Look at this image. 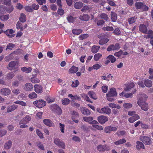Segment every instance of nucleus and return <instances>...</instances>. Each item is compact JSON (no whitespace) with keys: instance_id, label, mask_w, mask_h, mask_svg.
<instances>
[{"instance_id":"1","label":"nucleus","mask_w":153,"mask_h":153,"mask_svg":"<svg viewBox=\"0 0 153 153\" xmlns=\"http://www.w3.org/2000/svg\"><path fill=\"white\" fill-rule=\"evenodd\" d=\"M138 97L139 98L137 102L138 104L143 110L147 111L149 109V106L145 101L147 98V96L145 94H139Z\"/></svg>"},{"instance_id":"32","label":"nucleus","mask_w":153,"mask_h":153,"mask_svg":"<svg viewBox=\"0 0 153 153\" xmlns=\"http://www.w3.org/2000/svg\"><path fill=\"white\" fill-rule=\"evenodd\" d=\"M137 145H136V147L137 149H140L142 148L144 149V146L143 144L141 142L137 141Z\"/></svg>"},{"instance_id":"57","label":"nucleus","mask_w":153,"mask_h":153,"mask_svg":"<svg viewBox=\"0 0 153 153\" xmlns=\"http://www.w3.org/2000/svg\"><path fill=\"white\" fill-rule=\"evenodd\" d=\"M123 51L122 50H120L118 52H116L114 53V55L118 57H120L122 54Z\"/></svg>"},{"instance_id":"18","label":"nucleus","mask_w":153,"mask_h":153,"mask_svg":"<svg viewBox=\"0 0 153 153\" xmlns=\"http://www.w3.org/2000/svg\"><path fill=\"white\" fill-rule=\"evenodd\" d=\"M0 94L6 96L10 94L11 93V91L7 88H3L0 91Z\"/></svg>"},{"instance_id":"23","label":"nucleus","mask_w":153,"mask_h":153,"mask_svg":"<svg viewBox=\"0 0 153 153\" xmlns=\"http://www.w3.org/2000/svg\"><path fill=\"white\" fill-rule=\"evenodd\" d=\"M78 69V67L73 65L69 70L68 72L70 74H74L77 71Z\"/></svg>"},{"instance_id":"7","label":"nucleus","mask_w":153,"mask_h":153,"mask_svg":"<svg viewBox=\"0 0 153 153\" xmlns=\"http://www.w3.org/2000/svg\"><path fill=\"white\" fill-rule=\"evenodd\" d=\"M120 45L119 43H116L115 45L111 44L108 46L107 50L108 51H111L118 50L120 48Z\"/></svg>"},{"instance_id":"14","label":"nucleus","mask_w":153,"mask_h":153,"mask_svg":"<svg viewBox=\"0 0 153 153\" xmlns=\"http://www.w3.org/2000/svg\"><path fill=\"white\" fill-rule=\"evenodd\" d=\"M139 30L141 33L146 34L147 32V27L144 24H141L139 27Z\"/></svg>"},{"instance_id":"19","label":"nucleus","mask_w":153,"mask_h":153,"mask_svg":"<svg viewBox=\"0 0 153 153\" xmlns=\"http://www.w3.org/2000/svg\"><path fill=\"white\" fill-rule=\"evenodd\" d=\"M117 95L116 89L114 88H111L108 93L106 94V95L112 96L113 97L116 96Z\"/></svg>"},{"instance_id":"61","label":"nucleus","mask_w":153,"mask_h":153,"mask_svg":"<svg viewBox=\"0 0 153 153\" xmlns=\"http://www.w3.org/2000/svg\"><path fill=\"white\" fill-rule=\"evenodd\" d=\"M25 9L26 11L28 12H32L33 11V10L30 6H26L25 7Z\"/></svg>"},{"instance_id":"41","label":"nucleus","mask_w":153,"mask_h":153,"mask_svg":"<svg viewBox=\"0 0 153 153\" xmlns=\"http://www.w3.org/2000/svg\"><path fill=\"white\" fill-rule=\"evenodd\" d=\"M82 30L80 29H74L72 30V33L73 34L78 35L82 33Z\"/></svg>"},{"instance_id":"42","label":"nucleus","mask_w":153,"mask_h":153,"mask_svg":"<svg viewBox=\"0 0 153 153\" xmlns=\"http://www.w3.org/2000/svg\"><path fill=\"white\" fill-rule=\"evenodd\" d=\"M102 55L100 53H97L95 54L94 57V60L96 61H97L102 57Z\"/></svg>"},{"instance_id":"12","label":"nucleus","mask_w":153,"mask_h":153,"mask_svg":"<svg viewBox=\"0 0 153 153\" xmlns=\"http://www.w3.org/2000/svg\"><path fill=\"white\" fill-rule=\"evenodd\" d=\"M34 91L38 94H41L43 92V87L39 84H35L34 86Z\"/></svg>"},{"instance_id":"44","label":"nucleus","mask_w":153,"mask_h":153,"mask_svg":"<svg viewBox=\"0 0 153 153\" xmlns=\"http://www.w3.org/2000/svg\"><path fill=\"white\" fill-rule=\"evenodd\" d=\"M9 14L0 16V19L2 21H5L9 19Z\"/></svg>"},{"instance_id":"29","label":"nucleus","mask_w":153,"mask_h":153,"mask_svg":"<svg viewBox=\"0 0 153 153\" xmlns=\"http://www.w3.org/2000/svg\"><path fill=\"white\" fill-rule=\"evenodd\" d=\"M79 19L82 20L87 21L89 19V16L87 14H83L82 16L80 15L79 17Z\"/></svg>"},{"instance_id":"34","label":"nucleus","mask_w":153,"mask_h":153,"mask_svg":"<svg viewBox=\"0 0 153 153\" xmlns=\"http://www.w3.org/2000/svg\"><path fill=\"white\" fill-rule=\"evenodd\" d=\"M111 17L113 22H116L117 19V14L114 12H111Z\"/></svg>"},{"instance_id":"49","label":"nucleus","mask_w":153,"mask_h":153,"mask_svg":"<svg viewBox=\"0 0 153 153\" xmlns=\"http://www.w3.org/2000/svg\"><path fill=\"white\" fill-rule=\"evenodd\" d=\"M108 105L109 107L111 108H115L117 109H120V106L119 105H117L114 103H110L108 104Z\"/></svg>"},{"instance_id":"6","label":"nucleus","mask_w":153,"mask_h":153,"mask_svg":"<svg viewBox=\"0 0 153 153\" xmlns=\"http://www.w3.org/2000/svg\"><path fill=\"white\" fill-rule=\"evenodd\" d=\"M54 143L59 147L64 149L65 148V145L64 143L58 138H56L54 139Z\"/></svg>"},{"instance_id":"60","label":"nucleus","mask_w":153,"mask_h":153,"mask_svg":"<svg viewBox=\"0 0 153 153\" xmlns=\"http://www.w3.org/2000/svg\"><path fill=\"white\" fill-rule=\"evenodd\" d=\"M113 33L116 35H120V29L118 28H116L113 32Z\"/></svg>"},{"instance_id":"2","label":"nucleus","mask_w":153,"mask_h":153,"mask_svg":"<svg viewBox=\"0 0 153 153\" xmlns=\"http://www.w3.org/2000/svg\"><path fill=\"white\" fill-rule=\"evenodd\" d=\"M98 37L100 39L99 43L100 45L105 44L109 41L108 35L105 34L103 33L100 34L98 35Z\"/></svg>"},{"instance_id":"27","label":"nucleus","mask_w":153,"mask_h":153,"mask_svg":"<svg viewBox=\"0 0 153 153\" xmlns=\"http://www.w3.org/2000/svg\"><path fill=\"white\" fill-rule=\"evenodd\" d=\"M134 86V83L131 82L130 83H128L126 85V88H125L124 90L125 91H128Z\"/></svg>"},{"instance_id":"36","label":"nucleus","mask_w":153,"mask_h":153,"mask_svg":"<svg viewBox=\"0 0 153 153\" xmlns=\"http://www.w3.org/2000/svg\"><path fill=\"white\" fill-rule=\"evenodd\" d=\"M21 70L26 73H28L31 71L32 68L31 67L27 68L25 67H23L21 68Z\"/></svg>"},{"instance_id":"51","label":"nucleus","mask_w":153,"mask_h":153,"mask_svg":"<svg viewBox=\"0 0 153 153\" xmlns=\"http://www.w3.org/2000/svg\"><path fill=\"white\" fill-rule=\"evenodd\" d=\"M14 76V73L12 72H10L7 75V78L8 79H12Z\"/></svg>"},{"instance_id":"56","label":"nucleus","mask_w":153,"mask_h":153,"mask_svg":"<svg viewBox=\"0 0 153 153\" xmlns=\"http://www.w3.org/2000/svg\"><path fill=\"white\" fill-rule=\"evenodd\" d=\"M149 73L150 75L149 76V78L151 79H153V69L151 68H149Z\"/></svg>"},{"instance_id":"26","label":"nucleus","mask_w":153,"mask_h":153,"mask_svg":"<svg viewBox=\"0 0 153 153\" xmlns=\"http://www.w3.org/2000/svg\"><path fill=\"white\" fill-rule=\"evenodd\" d=\"M12 146V141L10 140H9L5 143L4 145V148L8 150L11 148Z\"/></svg>"},{"instance_id":"31","label":"nucleus","mask_w":153,"mask_h":153,"mask_svg":"<svg viewBox=\"0 0 153 153\" xmlns=\"http://www.w3.org/2000/svg\"><path fill=\"white\" fill-rule=\"evenodd\" d=\"M26 20L27 18L26 15L24 13H22L21 14L20 17L19 18L20 22L24 23L26 21Z\"/></svg>"},{"instance_id":"54","label":"nucleus","mask_w":153,"mask_h":153,"mask_svg":"<svg viewBox=\"0 0 153 153\" xmlns=\"http://www.w3.org/2000/svg\"><path fill=\"white\" fill-rule=\"evenodd\" d=\"M15 45L14 44L12 43H8L7 46L6 50L7 49L12 50V48L14 47Z\"/></svg>"},{"instance_id":"64","label":"nucleus","mask_w":153,"mask_h":153,"mask_svg":"<svg viewBox=\"0 0 153 153\" xmlns=\"http://www.w3.org/2000/svg\"><path fill=\"white\" fill-rule=\"evenodd\" d=\"M146 34H148V35L150 36V39H153V31L152 30H149L148 31Z\"/></svg>"},{"instance_id":"17","label":"nucleus","mask_w":153,"mask_h":153,"mask_svg":"<svg viewBox=\"0 0 153 153\" xmlns=\"http://www.w3.org/2000/svg\"><path fill=\"white\" fill-rule=\"evenodd\" d=\"M97 120L100 123L104 124L108 121V118L106 116H100L98 117Z\"/></svg>"},{"instance_id":"40","label":"nucleus","mask_w":153,"mask_h":153,"mask_svg":"<svg viewBox=\"0 0 153 153\" xmlns=\"http://www.w3.org/2000/svg\"><path fill=\"white\" fill-rule=\"evenodd\" d=\"M100 48V46L94 45L91 48V51L94 53L97 52Z\"/></svg>"},{"instance_id":"3","label":"nucleus","mask_w":153,"mask_h":153,"mask_svg":"<svg viewBox=\"0 0 153 153\" xmlns=\"http://www.w3.org/2000/svg\"><path fill=\"white\" fill-rule=\"evenodd\" d=\"M18 64L19 62L18 61H12L9 63L7 68L10 70L15 69L17 68Z\"/></svg>"},{"instance_id":"8","label":"nucleus","mask_w":153,"mask_h":153,"mask_svg":"<svg viewBox=\"0 0 153 153\" xmlns=\"http://www.w3.org/2000/svg\"><path fill=\"white\" fill-rule=\"evenodd\" d=\"M97 150L100 152H104L105 151H108L110 150V149L107 145H99L97 146Z\"/></svg>"},{"instance_id":"38","label":"nucleus","mask_w":153,"mask_h":153,"mask_svg":"<svg viewBox=\"0 0 153 153\" xmlns=\"http://www.w3.org/2000/svg\"><path fill=\"white\" fill-rule=\"evenodd\" d=\"M126 142V140L124 138L120 139L119 140L114 142V144L116 145L123 144Z\"/></svg>"},{"instance_id":"11","label":"nucleus","mask_w":153,"mask_h":153,"mask_svg":"<svg viewBox=\"0 0 153 153\" xmlns=\"http://www.w3.org/2000/svg\"><path fill=\"white\" fill-rule=\"evenodd\" d=\"M140 140L145 144L150 145L152 143L151 139L148 137L142 136L140 137Z\"/></svg>"},{"instance_id":"55","label":"nucleus","mask_w":153,"mask_h":153,"mask_svg":"<svg viewBox=\"0 0 153 153\" xmlns=\"http://www.w3.org/2000/svg\"><path fill=\"white\" fill-rule=\"evenodd\" d=\"M44 124H52V121L49 119H45L43 120Z\"/></svg>"},{"instance_id":"53","label":"nucleus","mask_w":153,"mask_h":153,"mask_svg":"<svg viewBox=\"0 0 153 153\" xmlns=\"http://www.w3.org/2000/svg\"><path fill=\"white\" fill-rule=\"evenodd\" d=\"M67 19L68 22L70 23L73 22L74 20V18L71 16H68L67 17Z\"/></svg>"},{"instance_id":"20","label":"nucleus","mask_w":153,"mask_h":153,"mask_svg":"<svg viewBox=\"0 0 153 153\" xmlns=\"http://www.w3.org/2000/svg\"><path fill=\"white\" fill-rule=\"evenodd\" d=\"M31 81L33 83H37L40 82V80L37 78L36 74H33L32 77L30 78Z\"/></svg>"},{"instance_id":"24","label":"nucleus","mask_w":153,"mask_h":153,"mask_svg":"<svg viewBox=\"0 0 153 153\" xmlns=\"http://www.w3.org/2000/svg\"><path fill=\"white\" fill-rule=\"evenodd\" d=\"M14 32V31L12 29H10L9 30L8 29V30H6V31L4 32L6 33V35L8 36L10 38H12L14 37V34H10L13 33Z\"/></svg>"},{"instance_id":"63","label":"nucleus","mask_w":153,"mask_h":153,"mask_svg":"<svg viewBox=\"0 0 153 153\" xmlns=\"http://www.w3.org/2000/svg\"><path fill=\"white\" fill-rule=\"evenodd\" d=\"M6 7L3 5L0 6V13L1 14H3L5 10H6Z\"/></svg>"},{"instance_id":"62","label":"nucleus","mask_w":153,"mask_h":153,"mask_svg":"<svg viewBox=\"0 0 153 153\" xmlns=\"http://www.w3.org/2000/svg\"><path fill=\"white\" fill-rule=\"evenodd\" d=\"M107 3L112 6H115L116 4L113 0H107Z\"/></svg>"},{"instance_id":"46","label":"nucleus","mask_w":153,"mask_h":153,"mask_svg":"<svg viewBox=\"0 0 153 153\" xmlns=\"http://www.w3.org/2000/svg\"><path fill=\"white\" fill-rule=\"evenodd\" d=\"M100 17L101 19H104L106 21H107L108 19L107 15L105 13H102L100 14Z\"/></svg>"},{"instance_id":"4","label":"nucleus","mask_w":153,"mask_h":153,"mask_svg":"<svg viewBox=\"0 0 153 153\" xmlns=\"http://www.w3.org/2000/svg\"><path fill=\"white\" fill-rule=\"evenodd\" d=\"M33 104L37 107L41 108L46 105V102L42 100H37L33 102Z\"/></svg>"},{"instance_id":"35","label":"nucleus","mask_w":153,"mask_h":153,"mask_svg":"<svg viewBox=\"0 0 153 153\" xmlns=\"http://www.w3.org/2000/svg\"><path fill=\"white\" fill-rule=\"evenodd\" d=\"M144 84L146 87H150L152 86V82L151 80L147 79L144 81Z\"/></svg>"},{"instance_id":"13","label":"nucleus","mask_w":153,"mask_h":153,"mask_svg":"<svg viewBox=\"0 0 153 153\" xmlns=\"http://www.w3.org/2000/svg\"><path fill=\"white\" fill-rule=\"evenodd\" d=\"M33 88V85L31 83H27L25 84L23 89L27 91H32Z\"/></svg>"},{"instance_id":"9","label":"nucleus","mask_w":153,"mask_h":153,"mask_svg":"<svg viewBox=\"0 0 153 153\" xmlns=\"http://www.w3.org/2000/svg\"><path fill=\"white\" fill-rule=\"evenodd\" d=\"M83 120L85 122H88L91 124H98V122L95 120H93V118L92 117H84Z\"/></svg>"},{"instance_id":"28","label":"nucleus","mask_w":153,"mask_h":153,"mask_svg":"<svg viewBox=\"0 0 153 153\" xmlns=\"http://www.w3.org/2000/svg\"><path fill=\"white\" fill-rule=\"evenodd\" d=\"M81 111L82 113L85 115H88L91 113L90 111L88 109L85 108H81Z\"/></svg>"},{"instance_id":"15","label":"nucleus","mask_w":153,"mask_h":153,"mask_svg":"<svg viewBox=\"0 0 153 153\" xmlns=\"http://www.w3.org/2000/svg\"><path fill=\"white\" fill-rule=\"evenodd\" d=\"M72 115V120L76 123H78V120H77L75 119V118H77L79 117V114L78 113L75 111H73L71 113Z\"/></svg>"},{"instance_id":"10","label":"nucleus","mask_w":153,"mask_h":153,"mask_svg":"<svg viewBox=\"0 0 153 153\" xmlns=\"http://www.w3.org/2000/svg\"><path fill=\"white\" fill-rule=\"evenodd\" d=\"M97 111L100 113H104L107 114H109L111 112L110 109L108 108H103L101 109L97 108Z\"/></svg>"},{"instance_id":"33","label":"nucleus","mask_w":153,"mask_h":153,"mask_svg":"<svg viewBox=\"0 0 153 153\" xmlns=\"http://www.w3.org/2000/svg\"><path fill=\"white\" fill-rule=\"evenodd\" d=\"M16 27L17 30H20L21 31H22L24 30L22 24L20 22L18 21L17 22Z\"/></svg>"},{"instance_id":"45","label":"nucleus","mask_w":153,"mask_h":153,"mask_svg":"<svg viewBox=\"0 0 153 153\" xmlns=\"http://www.w3.org/2000/svg\"><path fill=\"white\" fill-rule=\"evenodd\" d=\"M28 97L30 99H32L36 98L37 97V95L36 93L33 92L32 93L28 95Z\"/></svg>"},{"instance_id":"47","label":"nucleus","mask_w":153,"mask_h":153,"mask_svg":"<svg viewBox=\"0 0 153 153\" xmlns=\"http://www.w3.org/2000/svg\"><path fill=\"white\" fill-rule=\"evenodd\" d=\"M143 3L141 2H137L135 4V6L137 9L142 8Z\"/></svg>"},{"instance_id":"5","label":"nucleus","mask_w":153,"mask_h":153,"mask_svg":"<svg viewBox=\"0 0 153 153\" xmlns=\"http://www.w3.org/2000/svg\"><path fill=\"white\" fill-rule=\"evenodd\" d=\"M51 109L54 112L58 115H60L62 113V110L58 105L54 104L51 106Z\"/></svg>"},{"instance_id":"37","label":"nucleus","mask_w":153,"mask_h":153,"mask_svg":"<svg viewBox=\"0 0 153 153\" xmlns=\"http://www.w3.org/2000/svg\"><path fill=\"white\" fill-rule=\"evenodd\" d=\"M106 59H109L112 63H113L116 61V58L112 55H109L106 58Z\"/></svg>"},{"instance_id":"43","label":"nucleus","mask_w":153,"mask_h":153,"mask_svg":"<svg viewBox=\"0 0 153 153\" xmlns=\"http://www.w3.org/2000/svg\"><path fill=\"white\" fill-rule=\"evenodd\" d=\"M16 104H19L23 106H26L27 104L26 102L22 101L17 100L14 102Z\"/></svg>"},{"instance_id":"25","label":"nucleus","mask_w":153,"mask_h":153,"mask_svg":"<svg viewBox=\"0 0 153 153\" xmlns=\"http://www.w3.org/2000/svg\"><path fill=\"white\" fill-rule=\"evenodd\" d=\"M89 96L92 99L94 100H97V97L95 93L93 91H89L88 93Z\"/></svg>"},{"instance_id":"48","label":"nucleus","mask_w":153,"mask_h":153,"mask_svg":"<svg viewBox=\"0 0 153 153\" xmlns=\"http://www.w3.org/2000/svg\"><path fill=\"white\" fill-rule=\"evenodd\" d=\"M70 102V100L68 98H65L62 101V104L64 105H67Z\"/></svg>"},{"instance_id":"21","label":"nucleus","mask_w":153,"mask_h":153,"mask_svg":"<svg viewBox=\"0 0 153 153\" xmlns=\"http://www.w3.org/2000/svg\"><path fill=\"white\" fill-rule=\"evenodd\" d=\"M117 128L116 127H111V126L106 127L105 129V131L106 133H110L111 131H115Z\"/></svg>"},{"instance_id":"39","label":"nucleus","mask_w":153,"mask_h":153,"mask_svg":"<svg viewBox=\"0 0 153 153\" xmlns=\"http://www.w3.org/2000/svg\"><path fill=\"white\" fill-rule=\"evenodd\" d=\"M83 3L82 2H76L74 5V7L76 9H79L83 6Z\"/></svg>"},{"instance_id":"22","label":"nucleus","mask_w":153,"mask_h":153,"mask_svg":"<svg viewBox=\"0 0 153 153\" xmlns=\"http://www.w3.org/2000/svg\"><path fill=\"white\" fill-rule=\"evenodd\" d=\"M139 119L140 117L139 115L137 114H135L134 116L129 118L128 121L130 123H132L136 120Z\"/></svg>"},{"instance_id":"50","label":"nucleus","mask_w":153,"mask_h":153,"mask_svg":"<svg viewBox=\"0 0 153 153\" xmlns=\"http://www.w3.org/2000/svg\"><path fill=\"white\" fill-rule=\"evenodd\" d=\"M103 30L104 31H112L114 30L113 28L112 27L107 26L104 27L102 28Z\"/></svg>"},{"instance_id":"30","label":"nucleus","mask_w":153,"mask_h":153,"mask_svg":"<svg viewBox=\"0 0 153 153\" xmlns=\"http://www.w3.org/2000/svg\"><path fill=\"white\" fill-rule=\"evenodd\" d=\"M18 107L17 105H13L10 106L8 107L7 108V112H11L16 109Z\"/></svg>"},{"instance_id":"16","label":"nucleus","mask_w":153,"mask_h":153,"mask_svg":"<svg viewBox=\"0 0 153 153\" xmlns=\"http://www.w3.org/2000/svg\"><path fill=\"white\" fill-rule=\"evenodd\" d=\"M31 120V117L28 115H27L23 119L20 121L19 124L27 123Z\"/></svg>"},{"instance_id":"58","label":"nucleus","mask_w":153,"mask_h":153,"mask_svg":"<svg viewBox=\"0 0 153 153\" xmlns=\"http://www.w3.org/2000/svg\"><path fill=\"white\" fill-rule=\"evenodd\" d=\"M37 146L41 150H44V148L43 145L41 142H39L36 143Z\"/></svg>"},{"instance_id":"59","label":"nucleus","mask_w":153,"mask_h":153,"mask_svg":"<svg viewBox=\"0 0 153 153\" xmlns=\"http://www.w3.org/2000/svg\"><path fill=\"white\" fill-rule=\"evenodd\" d=\"M88 36V35L87 34H82L79 36V40H82L86 38Z\"/></svg>"},{"instance_id":"52","label":"nucleus","mask_w":153,"mask_h":153,"mask_svg":"<svg viewBox=\"0 0 153 153\" xmlns=\"http://www.w3.org/2000/svg\"><path fill=\"white\" fill-rule=\"evenodd\" d=\"M79 81L77 80H76L75 81L72 82L71 86L73 87H76L79 85Z\"/></svg>"}]
</instances>
